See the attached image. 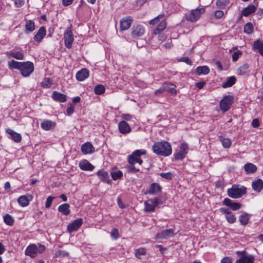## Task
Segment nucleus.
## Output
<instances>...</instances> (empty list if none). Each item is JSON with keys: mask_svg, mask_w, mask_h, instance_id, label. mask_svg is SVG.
<instances>
[{"mask_svg": "<svg viewBox=\"0 0 263 263\" xmlns=\"http://www.w3.org/2000/svg\"><path fill=\"white\" fill-rule=\"evenodd\" d=\"M8 67L10 69H18L24 77H27L34 71L33 64L29 61L20 62L12 60L8 62Z\"/></svg>", "mask_w": 263, "mask_h": 263, "instance_id": "f257e3e1", "label": "nucleus"}, {"mask_svg": "<svg viewBox=\"0 0 263 263\" xmlns=\"http://www.w3.org/2000/svg\"><path fill=\"white\" fill-rule=\"evenodd\" d=\"M152 149L155 154L165 157L170 156L172 152L170 144L166 141L155 143L152 147Z\"/></svg>", "mask_w": 263, "mask_h": 263, "instance_id": "f03ea898", "label": "nucleus"}, {"mask_svg": "<svg viewBox=\"0 0 263 263\" xmlns=\"http://www.w3.org/2000/svg\"><path fill=\"white\" fill-rule=\"evenodd\" d=\"M247 192V187L240 184H233L227 191L228 196L234 199L239 198Z\"/></svg>", "mask_w": 263, "mask_h": 263, "instance_id": "7ed1b4c3", "label": "nucleus"}, {"mask_svg": "<svg viewBox=\"0 0 263 263\" xmlns=\"http://www.w3.org/2000/svg\"><path fill=\"white\" fill-rule=\"evenodd\" d=\"M205 13V8L203 6L198 8L193 9L191 11L186 13L184 18L187 21L195 23L201 17V15Z\"/></svg>", "mask_w": 263, "mask_h": 263, "instance_id": "20e7f679", "label": "nucleus"}, {"mask_svg": "<svg viewBox=\"0 0 263 263\" xmlns=\"http://www.w3.org/2000/svg\"><path fill=\"white\" fill-rule=\"evenodd\" d=\"M145 154L146 151L145 150H136L130 155L128 156L127 161L130 164L134 165L135 163H138L139 165H141L143 163V160L140 158V156Z\"/></svg>", "mask_w": 263, "mask_h": 263, "instance_id": "39448f33", "label": "nucleus"}, {"mask_svg": "<svg viewBox=\"0 0 263 263\" xmlns=\"http://www.w3.org/2000/svg\"><path fill=\"white\" fill-rule=\"evenodd\" d=\"M234 97L231 95H228L223 97L219 103L220 108L223 112L228 111L233 103Z\"/></svg>", "mask_w": 263, "mask_h": 263, "instance_id": "423d86ee", "label": "nucleus"}, {"mask_svg": "<svg viewBox=\"0 0 263 263\" xmlns=\"http://www.w3.org/2000/svg\"><path fill=\"white\" fill-rule=\"evenodd\" d=\"M188 148V144L185 142H182L179 147L178 151L174 154L175 159L177 160L183 159L187 153Z\"/></svg>", "mask_w": 263, "mask_h": 263, "instance_id": "0eeeda50", "label": "nucleus"}, {"mask_svg": "<svg viewBox=\"0 0 263 263\" xmlns=\"http://www.w3.org/2000/svg\"><path fill=\"white\" fill-rule=\"evenodd\" d=\"M160 202V200L155 198L153 199H149L144 202L145 211L146 212H154L156 207Z\"/></svg>", "mask_w": 263, "mask_h": 263, "instance_id": "6e6552de", "label": "nucleus"}, {"mask_svg": "<svg viewBox=\"0 0 263 263\" xmlns=\"http://www.w3.org/2000/svg\"><path fill=\"white\" fill-rule=\"evenodd\" d=\"M64 38L65 40V45L68 48L70 49L72 47V44L73 42L74 38L72 32L70 28H68L65 32L64 34Z\"/></svg>", "mask_w": 263, "mask_h": 263, "instance_id": "1a4fd4ad", "label": "nucleus"}, {"mask_svg": "<svg viewBox=\"0 0 263 263\" xmlns=\"http://www.w3.org/2000/svg\"><path fill=\"white\" fill-rule=\"evenodd\" d=\"M133 22L132 16H127L123 17L120 21V30L124 31L130 28Z\"/></svg>", "mask_w": 263, "mask_h": 263, "instance_id": "9d476101", "label": "nucleus"}, {"mask_svg": "<svg viewBox=\"0 0 263 263\" xmlns=\"http://www.w3.org/2000/svg\"><path fill=\"white\" fill-rule=\"evenodd\" d=\"M174 235L173 229H166L158 233L155 237L156 239H165L173 237Z\"/></svg>", "mask_w": 263, "mask_h": 263, "instance_id": "9b49d317", "label": "nucleus"}, {"mask_svg": "<svg viewBox=\"0 0 263 263\" xmlns=\"http://www.w3.org/2000/svg\"><path fill=\"white\" fill-rule=\"evenodd\" d=\"M83 223V219L79 218L74 220L67 226V230L69 233L77 231Z\"/></svg>", "mask_w": 263, "mask_h": 263, "instance_id": "f8f14e48", "label": "nucleus"}, {"mask_svg": "<svg viewBox=\"0 0 263 263\" xmlns=\"http://www.w3.org/2000/svg\"><path fill=\"white\" fill-rule=\"evenodd\" d=\"M219 211L221 213L225 214L226 218L229 223H233L236 221V218L234 215L229 209L221 208Z\"/></svg>", "mask_w": 263, "mask_h": 263, "instance_id": "ddd939ff", "label": "nucleus"}, {"mask_svg": "<svg viewBox=\"0 0 263 263\" xmlns=\"http://www.w3.org/2000/svg\"><path fill=\"white\" fill-rule=\"evenodd\" d=\"M223 205L230 207L233 211L239 210L241 207V204L238 202H234L228 198H225L222 201Z\"/></svg>", "mask_w": 263, "mask_h": 263, "instance_id": "4468645a", "label": "nucleus"}, {"mask_svg": "<svg viewBox=\"0 0 263 263\" xmlns=\"http://www.w3.org/2000/svg\"><path fill=\"white\" fill-rule=\"evenodd\" d=\"M37 253L38 248L36 245L34 244L28 246L25 250L26 255L29 256L31 258L35 257L37 255Z\"/></svg>", "mask_w": 263, "mask_h": 263, "instance_id": "2eb2a0df", "label": "nucleus"}, {"mask_svg": "<svg viewBox=\"0 0 263 263\" xmlns=\"http://www.w3.org/2000/svg\"><path fill=\"white\" fill-rule=\"evenodd\" d=\"M118 128L122 134H127L132 130L129 125L125 121H122L119 123Z\"/></svg>", "mask_w": 263, "mask_h": 263, "instance_id": "dca6fc26", "label": "nucleus"}, {"mask_svg": "<svg viewBox=\"0 0 263 263\" xmlns=\"http://www.w3.org/2000/svg\"><path fill=\"white\" fill-rule=\"evenodd\" d=\"M144 27L141 25H138L133 27L132 35L133 37L138 38L142 36L144 34Z\"/></svg>", "mask_w": 263, "mask_h": 263, "instance_id": "f3484780", "label": "nucleus"}, {"mask_svg": "<svg viewBox=\"0 0 263 263\" xmlns=\"http://www.w3.org/2000/svg\"><path fill=\"white\" fill-rule=\"evenodd\" d=\"M82 153L86 155L91 154L95 152V148L90 142H86L82 144L81 147Z\"/></svg>", "mask_w": 263, "mask_h": 263, "instance_id": "a211bd4d", "label": "nucleus"}, {"mask_svg": "<svg viewBox=\"0 0 263 263\" xmlns=\"http://www.w3.org/2000/svg\"><path fill=\"white\" fill-rule=\"evenodd\" d=\"M252 187L255 192L260 193L263 189V180L260 178L254 180L252 182Z\"/></svg>", "mask_w": 263, "mask_h": 263, "instance_id": "6ab92c4d", "label": "nucleus"}, {"mask_svg": "<svg viewBox=\"0 0 263 263\" xmlns=\"http://www.w3.org/2000/svg\"><path fill=\"white\" fill-rule=\"evenodd\" d=\"M89 71L86 68H83L76 73V77L79 81H83L89 77Z\"/></svg>", "mask_w": 263, "mask_h": 263, "instance_id": "aec40b11", "label": "nucleus"}, {"mask_svg": "<svg viewBox=\"0 0 263 263\" xmlns=\"http://www.w3.org/2000/svg\"><path fill=\"white\" fill-rule=\"evenodd\" d=\"M6 132L10 135V138L14 142L16 143L21 142L22 140V136L21 135V134L15 132V131L10 128L6 129Z\"/></svg>", "mask_w": 263, "mask_h": 263, "instance_id": "412c9836", "label": "nucleus"}, {"mask_svg": "<svg viewBox=\"0 0 263 263\" xmlns=\"http://www.w3.org/2000/svg\"><path fill=\"white\" fill-rule=\"evenodd\" d=\"M161 192V187L157 183L151 184L148 190V193L151 195H157Z\"/></svg>", "mask_w": 263, "mask_h": 263, "instance_id": "4be33fe9", "label": "nucleus"}, {"mask_svg": "<svg viewBox=\"0 0 263 263\" xmlns=\"http://www.w3.org/2000/svg\"><path fill=\"white\" fill-rule=\"evenodd\" d=\"M56 126V123L49 120H45L41 124V126L45 130L53 129Z\"/></svg>", "mask_w": 263, "mask_h": 263, "instance_id": "5701e85b", "label": "nucleus"}, {"mask_svg": "<svg viewBox=\"0 0 263 263\" xmlns=\"http://www.w3.org/2000/svg\"><path fill=\"white\" fill-rule=\"evenodd\" d=\"M26 23L25 25L24 32L26 34H29L30 32L33 31L35 29V24L32 20H26Z\"/></svg>", "mask_w": 263, "mask_h": 263, "instance_id": "b1692460", "label": "nucleus"}, {"mask_svg": "<svg viewBox=\"0 0 263 263\" xmlns=\"http://www.w3.org/2000/svg\"><path fill=\"white\" fill-rule=\"evenodd\" d=\"M80 168L83 171H92L95 167L87 160H84L79 163Z\"/></svg>", "mask_w": 263, "mask_h": 263, "instance_id": "393cba45", "label": "nucleus"}, {"mask_svg": "<svg viewBox=\"0 0 263 263\" xmlns=\"http://www.w3.org/2000/svg\"><path fill=\"white\" fill-rule=\"evenodd\" d=\"M255 257L252 255H247L246 256L240 257L237 259L235 263H254Z\"/></svg>", "mask_w": 263, "mask_h": 263, "instance_id": "a878e982", "label": "nucleus"}, {"mask_svg": "<svg viewBox=\"0 0 263 263\" xmlns=\"http://www.w3.org/2000/svg\"><path fill=\"white\" fill-rule=\"evenodd\" d=\"M6 54L9 57L14 58L17 60H23L24 55L22 51H15L10 50L6 52Z\"/></svg>", "mask_w": 263, "mask_h": 263, "instance_id": "bb28decb", "label": "nucleus"}, {"mask_svg": "<svg viewBox=\"0 0 263 263\" xmlns=\"http://www.w3.org/2000/svg\"><path fill=\"white\" fill-rule=\"evenodd\" d=\"M253 49L257 50L263 57V41L259 39L256 40L254 42Z\"/></svg>", "mask_w": 263, "mask_h": 263, "instance_id": "cd10ccee", "label": "nucleus"}, {"mask_svg": "<svg viewBox=\"0 0 263 263\" xmlns=\"http://www.w3.org/2000/svg\"><path fill=\"white\" fill-rule=\"evenodd\" d=\"M46 28L44 26L40 27L37 33L34 35V40L36 42H40L46 35Z\"/></svg>", "mask_w": 263, "mask_h": 263, "instance_id": "c85d7f7f", "label": "nucleus"}, {"mask_svg": "<svg viewBox=\"0 0 263 263\" xmlns=\"http://www.w3.org/2000/svg\"><path fill=\"white\" fill-rule=\"evenodd\" d=\"M52 99L56 101L64 102L66 101V96L62 93L54 91L52 95Z\"/></svg>", "mask_w": 263, "mask_h": 263, "instance_id": "c756f323", "label": "nucleus"}, {"mask_svg": "<svg viewBox=\"0 0 263 263\" xmlns=\"http://www.w3.org/2000/svg\"><path fill=\"white\" fill-rule=\"evenodd\" d=\"M70 205L68 203H64L58 207V211L64 215H68L70 213Z\"/></svg>", "mask_w": 263, "mask_h": 263, "instance_id": "7c9ffc66", "label": "nucleus"}, {"mask_svg": "<svg viewBox=\"0 0 263 263\" xmlns=\"http://www.w3.org/2000/svg\"><path fill=\"white\" fill-rule=\"evenodd\" d=\"M256 7L253 5H250L242 10V14L245 16H248L256 11Z\"/></svg>", "mask_w": 263, "mask_h": 263, "instance_id": "2f4dec72", "label": "nucleus"}, {"mask_svg": "<svg viewBox=\"0 0 263 263\" xmlns=\"http://www.w3.org/2000/svg\"><path fill=\"white\" fill-rule=\"evenodd\" d=\"M244 169L247 174H253L257 171V167L252 163H248L244 165Z\"/></svg>", "mask_w": 263, "mask_h": 263, "instance_id": "473e14b6", "label": "nucleus"}, {"mask_svg": "<svg viewBox=\"0 0 263 263\" xmlns=\"http://www.w3.org/2000/svg\"><path fill=\"white\" fill-rule=\"evenodd\" d=\"M195 72L198 75H205L210 72V69L207 66H198L196 68Z\"/></svg>", "mask_w": 263, "mask_h": 263, "instance_id": "72a5a7b5", "label": "nucleus"}, {"mask_svg": "<svg viewBox=\"0 0 263 263\" xmlns=\"http://www.w3.org/2000/svg\"><path fill=\"white\" fill-rule=\"evenodd\" d=\"M236 79L234 76H231L227 78V81L223 83L222 86L223 88H228L232 86L236 82Z\"/></svg>", "mask_w": 263, "mask_h": 263, "instance_id": "f704fd0d", "label": "nucleus"}, {"mask_svg": "<svg viewBox=\"0 0 263 263\" xmlns=\"http://www.w3.org/2000/svg\"><path fill=\"white\" fill-rule=\"evenodd\" d=\"M17 202L20 205L25 207L29 204V200L27 196L23 195L17 199Z\"/></svg>", "mask_w": 263, "mask_h": 263, "instance_id": "c9c22d12", "label": "nucleus"}, {"mask_svg": "<svg viewBox=\"0 0 263 263\" xmlns=\"http://www.w3.org/2000/svg\"><path fill=\"white\" fill-rule=\"evenodd\" d=\"M249 65L248 64L246 63L241 65L237 70V74L238 75H243L249 71Z\"/></svg>", "mask_w": 263, "mask_h": 263, "instance_id": "e433bc0d", "label": "nucleus"}, {"mask_svg": "<svg viewBox=\"0 0 263 263\" xmlns=\"http://www.w3.org/2000/svg\"><path fill=\"white\" fill-rule=\"evenodd\" d=\"M166 27V23L165 21H161L159 24L157 26L154 31L155 34H159L160 32L163 31Z\"/></svg>", "mask_w": 263, "mask_h": 263, "instance_id": "4c0bfd02", "label": "nucleus"}, {"mask_svg": "<svg viewBox=\"0 0 263 263\" xmlns=\"http://www.w3.org/2000/svg\"><path fill=\"white\" fill-rule=\"evenodd\" d=\"M249 219V215L246 213H244L239 217V222L243 226L248 224Z\"/></svg>", "mask_w": 263, "mask_h": 263, "instance_id": "58836bf2", "label": "nucleus"}, {"mask_svg": "<svg viewBox=\"0 0 263 263\" xmlns=\"http://www.w3.org/2000/svg\"><path fill=\"white\" fill-rule=\"evenodd\" d=\"M3 218L4 222L7 225L11 226L13 224L14 220L10 215L7 214L3 217Z\"/></svg>", "mask_w": 263, "mask_h": 263, "instance_id": "ea45409f", "label": "nucleus"}, {"mask_svg": "<svg viewBox=\"0 0 263 263\" xmlns=\"http://www.w3.org/2000/svg\"><path fill=\"white\" fill-rule=\"evenodd\" d=\"M147 253L146 249L144 248H140L135 250V255L138 258H141L142 256L146 255Z\"/></svg>", "mask_w": 263, "mask_h": 263, "instance_id": "a19ab883", "label": "nucleus"}, {"mask_svg": "<svg viewBox=\"0 0 263 263\" xmlns=\"http://www.w3.org/2000/svg\"><path fill=\"white\" fill-rule=\"evenodd\" d=\"M253 26L251 23H247L245 26L243 28L244 32L247 34H250L253 31Z\"/></svg>", "mask_w": 263, "mask_h": 263, "instance_id": "79ce46f5", "label": "nucleus"}, {"mask_svg": "<svg viewBox=\"0 0 263 263\" xmlns=\"http://www.w3.org/2000/svg\"><path fill=\"white\" fill-rule=\"evenodd\" d=\"M229 0H217L216 5L220 9H223L229 4Z\"/></svg>", "mask_w": 263, "mask_h": 263, "instance_id": "37998d69", "label": "nucleus"}, {"mask_svg": "<svg viewBox=\"0 0 263 263\" xmlns=\"http://www.w3.org/2000/svg\"><path fill=\"white\" fill-rule=\"evenodd\" d=\"M125 168L126 171L128 173H137L140 172V170L139 168H136L134 165L133 164H129L125 166Z\"/></svg>", "mask_w": 263, "mask_h": 263, "instance_id": "c03bdc74", "label": "nucleus"}, {"mask_svg": "<svg viewBox=\"0 0 263 263\" xmlns=\"http://www.w3.org/2000/svg\"><path fill=\"white\" fill-rule=\"evenodd\" d=\"M105 90V88L102 85H98L94 88V91L96 94L101 95L103 94Z\"/></svg>", "mask_w": 263, "mask_h": 263, "instance_id": "a18cd8bd", "label": "nucleus"}, {"mask_svg": "<svg viewBox=\"0 0 263 263\" xmlns=\"http://www.w3.org/2000/svg\"><path fill=\"white\" fill-rule=\"evenodd\" d=\"M97 174L102 180H106L108 178V174L106 171L100 170L97 173Z\"/></svg>", "mask_w": 263, "mask_h": 263, "instance_id": "49530a36", "label": "nucleus"}, {"mask_svg": "<svg viewBox=\"0 0 263 263\" xmlns=\"http://www.w3.org/2000/svg\"><path fill=\"white\" fill-rule=\"evenodd\" d=\"M220 141L222 146L226 148H229L231 145V142L229 139L221 138Z\"/></svg>", "mask_w": 263, "mask_h": 263, "instance_id": "de8ad7c7", "label": "nucleus"}, {"mask_svg": "<svg viewBox=\"0 0 263 263\" xmlns=\"http://www.w3.org/2000/svg\"><path fill=\"white\" fill-rule=\"evenodd\" d=\"M111 177L114 180H116L123 176V173L121 171H118L117 172H112L111 173Z\"/></svg>", "mask_w": 263, "mask_h": 263, "instance_id": "09e8293b", "label": "nucleus"}, {"mask_svg": "<svg viewBox=\"0 0 263 263\" xmlns=\"http://www.w3.org/2000/svg\"><path fill=\"white\" fill-rule=\"evenodd\" d=\"M69 255V253L63 250H59L55 253V255L57 257H67Z\"/></svg>", "mask_w": 263, "mask_h": 263, "instance_id": "8fccbe9b", "label": "nucleus"}, {"mask_svg": "<svg viewBox=\"0 0 263 263\" xmlns=\"http://www.w3.org/2000/svg\"><path fill=\"white\" fill-rule=\"evenodd\" d=\"M110 235L112 238L117 239L119 237V231L116 228H114L111 230Z\"/></svg>", "mask_w": 263, "mask_h": 263, "instance_id": "3c124183", "label": "nucleus"}, {"mask_svg": "<svg viewBox=\"0 0 263 263\" xmlns=\"http://www.w3.org/2000/svg\"><path fill=\"white\" fill-rule=\"evenodd\" d=\"M160 176L163 178L166 179L167 180H171L173 177V174L171 172H167L165 173H161L160 174Z\"/></svg>", "mask_w": 263, "mask_h": 263, "instance_id": "603ef678", "label": "nucleus"}, {"mask_svg": "<svg viewBox=\"0 0 263 263\" xmlns=\"http://www.w3.org/2000/svg\"><path fill=\"white\" fill-rule=\"evenodd\" d=\"M242 54V52L240 51H237L235 52L232 54V60L234 62H236L238 60L240 55Z\"/></svg>", "mask_w": 263, "mask_h": 263, "instance_id": "864d4df0", "label": "nucleus"}, {"mask_svg": "<svg viewBox=\"0 0 263 263\" xmlns=\"http://www.w3.org/2000/svg\"><path fill=\"white\" fill-rule=\"evenodd\" d=\"M54 199V197L52 196L48 197L45 203V207L47 208H49L51 205L52 202Z\"/></svg>", "mask_w": 263, "mask_h": 263, "instance_id": "5fc2aeb1", "label": "nucleus"}, {"mask_svg": "<svg viewBox=\"0 0 263 263\" xmlns=\"http://www.w3.org/2000/svg\"><path fill=\"white\" fill-rule=\"evenodd\" d=\"M74 105L70 104L66 109V113L68 116L72 115L74 112Z\"/></svg>", "mask_w": 263, "mask_h": 263, "instance_id": "6e6d98bb", "label": "nucleus"}, {"mask_svg": "<svg viewBox=\"0 0 263 263\" xmlns=\"http://www.w3.org/2000/svg\"><path fill=\"white\" fill-rule=\"evenodd\" d=\"M121 117L126 121H130L132 119V116L129 114H123L121 115Z\"/></svg>", "mask_w": 263, "mask_h": 263, "instance_id": "4d7b16f0", "label": "nucleus"}, {"mask_svg": "<svg viewBox=\"0 0 263 263\" xmlns=\"http://www.w3.org/2000/svg\"><path fill=\"white\" fill-rule=\"evenodd\" d=\"M223 12L221 10H217L215 12V16L217 18H221L223 16Z\"/></svg>", "mask_w": 263, "mask_h": 263, "instance_id": "13d9d810", "label": "nucleus"}, {"mask_svg": "<svg viewBox=\"0 0 263 263\" xmlns=\"http://www.w3.org/2000/svg\"><path fill=\"white\" fill-rule=\"evenodd\" d=\"M260 125L259 121L258 119H254L253 120L252 122V126L256 128L258 127Z\"/></svg>", "mask_w": 263, "mask_h": 263, "instance_id": "bf43d9fd", "label": "nucleus"}, {"mask_svg": "<svg viewBox=\"0 0 263 263\" xmlns=\"http://www.w3.org/2000/svg\"><path fill=\"white\" fill-rule=\"evenodd\" d=\"M221 263H232V259L229 257H225L222 259Z\"/></svg>", "mask_w": 263, "mask_h": 263, "instance_id": "052dcab7", "label": "nucleus"}, {"mask_svg": "<svg viewBox=\"0 0 263 263\" xmlns=\"http://www.w3.org/2000/svg\"><path fill=\"white\" fill-rule=\"evenodd\" d=\"M159 17H161V18H162L163 16H158L155 17V18L151 20L149 22V24L151 25H153L156 24L159 22Z\"/></svg>", "mask_w": 263, "mask_h": 263, "instance_id": "680f3d73", "label": "nucleus"}, {"mask_svg": "<svg viewBox=\"0 0 263 263\" xmlns=\"http://www.w3.org/2000/svg\"><path fill=\"white\" fill-rule=\"evenodd\" d=\"M180 61L182 62H185V63H186L189 65L192 64V61L188 57L182 58L181 59Z\"/></svg>", "mask_w": 263, "mask_h": 263, "instance_id": "e2e57ef3", "label": "nucleus"}, {"mask_svg": "<svg viewBox=\"0 0 263 263\" xmlns=\"http://www.w3.org/2000/svg\"><path fill=\"white\" fill-rule=\"evenodd\" d=\"M205 84V81L199 82L196 84V86L199 89H202Z\"/></svg>", "mask_w": 263, "mask_h": 263, "instance_id": "0e129e2a", "label": "nucleus"}, {"mask_svg": "<svg viewBox=\"0 0 263 263\" xmlns=\"http://www.w3.org/2000/svg\"><path fill=\"white\" fill-rule=\"evenodd\" d=\"M165 91V88H163V86L155 90L154 93L155 95H158L159 94L163 93Z\"/></svg>", "mask_w": 263, "mask_h": 263, "instance_id": "69168bd1", "label": "nucleus"}, {"mask_svg": "<svg viewBox=\"0 0 263 263\" xmlns=\"http://www.w3.org/2000/svg\"><path fill=\"white\" fill-rule=\"evenodd\" d=\"M15 5L17 7L22 6L24 4V2L22 0H14Z\"/></svg>", "mask_w": 263, "mask_h": 263, "instance_id": "338daca9", "label": "nucleus"}, {"mask_svg": "<svg viewBox=\"0 0 263 263\" xmlns=\"http://www.w3.org/2000/svg\"><path fill=\"white\" fill-rule=\"evenodd\" d=\"M155 247L159 249V251L162 254H163L166 250V249L164 248L162 245H156Z\"/></svg>", "mask_w": 263, "mask_h": 263, "instance_id": "774afa93", "label": "nucleus"}]
</instances>
